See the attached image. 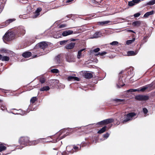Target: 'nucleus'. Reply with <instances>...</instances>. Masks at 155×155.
<instances>
[{
    "instance_id": "nucleus-25",
    "label": "nucleus",
    "mask_w": 155,
    "mask_h": 155,
    "mask_svg": "<svg viewBox=\"0 0 155 155\" xmlns=\"http://www.w3.org/2000/svg\"><path fill=\"white\" fill-rule=\"evenodd\" d=\"M85 78L87 79H90L91 78L93 77V75L91 73H87L84 75Z\"/></svg>"
},
{
    "instance_id": "nucleus-3",
    "label": "nucleus",
    "mask_w": 155,
    "mask_h": 155,
    "mask_svg": "<svg viewBox=\"0 0 155 155\" xmlns=\"http://www.w3.org/2000/svg\"><path fill=\"white\" fill-rule=\"evenodd\" d=\"M114 121V120L112 118H109L104 120L100 122H98L97 124V125L100 126L101 127L103 125H105L113 122Z\"/></svg>"
},
{
    "instance_id": "nucleus-37",
    "label": "nucleus",
    "mask_w": 155,
    "mask_h": 155,
    "mask_svg": "<svg viewBox=\"0 0 155 155\" xmlns=\"http://www.w3.org/2000/svg\"><path fill=\"white\" fill-rule=\"evenodd\" d=\"M68 41V40L62 41H60V44L61 45H64L67 43Z\"/></svg>"
},
{
    "instance_id": "nucleus-6",
    "label": "nucleus",
    "mask_w": 155,
    "mask_h": 155,
    "mask_svg": "<svg viewBox=\"0 0 155 155\" xmlns=\"http://www.w3.org/2000/svg\"><path fill=\"white\" fill-rule=\"evenodd\" d=\"M147 89V87L145 86L137 89H131L126 91V92H133L136 91L143 92Z\"/></svg>"
},
{
    "instance_id": "nucleus-13",
    "label": "nucleus",
    "mask_w": 155,
    "mask_h": 155,
    "mask_svg": "<svg viewBox=\"0 0 155 155\" xmlns=\"http://www.w3.org/2000/svg\"><path fill=\"white\" fill-rule=\"evenodd\" d=\"M83 51H84V52H85L86 51V49L85 48L82 49L78 51V55H77V58L78 59H79L81 58L82 52Z\"/></svg>"
},
{
    "instance_id": "nucleus-39",
    "label": "nucleus",
    "mask_w": 155,
    "mask_h": 155,
    "mask_svg": "<svg viewBox=\"0 0 155 155\" xmlns=\"http://www.w3.org/2000/svg\"><path fill=\"white\" fill-rule=\"evenodd\" d=\"M32 107V106H31V105L29 106L28 109L31 111L35 110H36V108H33Z\"/></svg>"
},
{
    "instance_id": "nucleus-53",
    "label": "nucleus",
    "mask_w": 155,
    "mask_h": 155,
    "mask_svg": "<svg viewBox=\"0 0 155 155\" xmlns=\"http://www.w3.org/2000/svg\"><path fill=\"white\" fill-rule=\"evenodd\" d=\"M6 1V0H0V2L1 3H3L5 2Z\"/></svg>"
},
{
    "instance_id": "nucleus-28",
    "label": "nucleus",
    "mask_w": 155,
    "mask_h": 155,
    "mask_svg": "<svg viewBox=\"0 0 155 155\" xmlns=\"http://www.w3.org/2000/svg\"><path fill=\"white\" fill-rule=\"evenodd\" d=\"M136 53L134 51H129L127 52V56H134L136 54Z\"/></svg>"
},
{
    "instance_id": "nucleus-43",
    "label": "nucleus",
    "mask_w": 155,
    "mask_h": 155,
    "mask_svg": "<svg viewBox=\"0 0 155 155\" xmlns=\"http://www.w3.org/2000/svg\"><path fill=\"white\" fill-rule=\"evenodd\" d=\"M143 110L145 114H147L148 112V110L146 108H143Z\"/></svg>"
},
{
    "instance_id": "nucleus-19",
    "label": "nucleus",
    "mask_w": 155,
    "mask_h": 155,
    "mask_svg": "<svg viewBox=\"0 0 155 155\" xmlns=\"http://www.w3.org/2000/svg\"><path fill=\"white\" fill-rule=\"evenodd\" d=\"M31 55V53L29 51L26 52L22 54V56L25 58H28Z\"/></svg>"
},
{
    "instance_id": "nucleus-15",
    "label": "nucleus",
    "mask_w": 155,
    "mask_h": 155,
    "mask_svg": "<svg viewBox=\"0 0 155 155\" xmlns=\"http://www.w3.org/2000/svg\"><path fill=\"white\" fill-rule=\"evenodd\" d=\"M108 129V128L106 126H105L99 130L97 132V133L99 134H102Z\"/></svg>"
},
{
    "instance_id": "nucleus-18",
    "label": "nucleus",
    "mask_w": 155,
    "mask_h": 155,
    "mask_svg": "<svg viewBox=\"0 0 155 155\" xmlns=\"http://www.w3.org/2000/svg\"><path fill=\"white\" fill-rule=\"evenodd\" d=\"M65 132V130H60L59 133V136L60 137V140L61 139L64 138L67 135H66L65 134H64L63 136H61V135L63 133H64Z\"/></svg>"
},
{
    "instance_id": "nucleus-22",
    "label": "nucleus",
    "mask_w": 155,
    "mask_h": 155,
    "mask_svg": "<svg viewBox=\"0 0 155 155\" xmlns=\"http://www.w3.org/2000/svg\"><path fill=\"white\" fill-rule=\"evenodd\" d=\"M73 79L77 81H79V78H78L71 76H69L67 78L68 80V81H70Z\"/></svg>"
},
{
    "instance_id": "nucleus-44",
    "label": "nucleus",
    "mask_w": 155,
    "mask_h": 155,
    "mask_svg": "<svg viewBox=\"0 0 155 155\" xmlns=\"http://www.w3.org/2000/svg\"><path fill=\"white\" fill-rule=\"evenodd\" d=\"M118 43L117 41H114L110 43L111 45H116L118 44Z\"/></svg>"
},
{
    "instance_id": "nucleus-36",
    "label": "nucleus",
    "mask_w": 155,
    "mask_h": 155,
    "mask_svg": "<svg viewBox=\"0 0 155 155\" xmlns=\"http://www.w3.org/2000/svg\"><path fill=\"white\" fill-rule=\"evenodd\" d=\"M100 48H96L94 49L93 50H91V52H94L95 53H97L99 51H100Z\"/></svg>"
},
{
    "instance_id": "nucleus-27",
    "label": "nucleus",
    "mask_w": 155,
    "mask_h": 155,
    "mask_svg": "<svg viewBox=\"0 0 155 155\" xmlns=\"http://www.w3.org/2000/svg\"><path fill=\"white\" fill-rule=\"evenodd\" d=\"M141 22L140 21H136L133 22L132 25L134 26L138 27L140 25Z\"/></svg>"
},
{
    "instance_id": "nucleus-34",
    "label": "nucleus",
    "mask_w": 155,
    "mask_h": 155,
    "mask_svg": "<svg viewBox=\"0 0 155 155\" xmlns=\"http://www.w3.org/2000/svg\"><path fill=\"white\" fill-rule=\"evenodd\" d=\"M155 4V0H152L147 3V5H153Z\"/></svg>"
},
{
    "instance_id": "nucleus-12",
    "label": "nucleus",
    "mask_w": 155,
    "mask_h": 155,
    "mask_svg": "<svg viewBox=\"0 0 155 155\" xmlns=\"http://www.w3.org/2000/svg\"><path fill=\"white\" fill-rule=\"evenodd\" d=\"M102 34L101 32H96L93 35L92 37L91 38H97L101 37L102 36Z\"/></svg>"
},
{
    "instance_id": "nucleus-26",
    "label": "nucleus",
    "mask_w": 155,
    "mask_h": 155,
    "mask_svg": "<svg viewBox=\"0 0 155 155\" xmlns=\"http://www.w3.org/2000/svg\"><path fill=\"white\" fill-rule=\"evenodd\" d=\"M154 13V11L152 10L151 11L148 12L146 13L144 15L145 17H147L150 15H152Z\"/></svg>"
},
{
    "instance_id": "nucleus-60",
    "label": "nucleus",
    "mask_w": 155,
    "mask_h": 155,
    "mask_svg": "<svg viewBox=\"0 0 155 155\" xmlns=\"http://www.w3.org/2000/svg\"><path fill=\"white\" fill-rule=\"evenodd\" d=\"M27 2H23V3H26Z\"/></svg>"
},
{
    "instance_id": "nucleus-35",
    "label": "nucleus",
    "mask_w": 155,
    "mask_h": 155,
    "mask_svg": "<svg viewBox=\"0 0 155 155\" xmlns=\"http://www.w3.org/2000/svg\"><path fill=\"white\" fill-rule=\"evenodd\" d=\"M51 72L53 73H58L59 72V70L57 69H51Z\"/></svg>"
},
{
    "instance_id": "nucleus-42",
    "label": "nucleus",
    "mask_w": 155,
    "mask_h": 155,
    "mask_svg": "<svg viewBox=\"0 0 155 155\" xmlns=\"http://www.w3.org/2000/svg\"><path fill=\"white\" fill-rule=\"evenodd\" d=\"M109 136V134L108 133H107L103 135V137L104 138H107Z\"/></svg>"
},
{
    "instance_id": "nucleus-52",
    "label": "nucleus",
    "mask_w": 155,
    "mask_h": 155,
    "mask_svg": "<svg viewBox=\"0 0 155 155\" xmlns=\"http://www.w3.org/2000/svg\"><path fill=\"white\" fill-rule=\"evenodd\" d=\"M135 97H148L147 96H143V95H139L138 96H136Z\"/></svg>"
},
{
    "instance_id": "nucleus-54",
    "label": "nucleus",
    "mask_w": 155,
    "mask_h": 155,
    "mask_svg": "<svg viewBox=\"0 0 155 155\" xmlns=\"http://www.w3.org/2000/svg\"><path fill=\"white\" fill-rule=\"evenodd\" d=\"M74 150L73 149H72V150L71 151H69V152H70L71 153H74Z\"/></svg>"
},
{
    "instance_id": "nucleus-49",
    "label": "nucleus",
    "mask_w": 155,
    "mask_h": 155,
    "mask_svg": "<svg viewBox=\"0 0 155 155\" xmlns=\"http://www.w3.org/2000/svg\"><path fill=\"white\" fill-rule=\"evenodd\" d=\"M135 3H138L140 1V0H132Z\"/></svg>"
},
{
    "instance_id": "nucleus-31",
    "label": "nucleus",
    "mask_w": 155,
    "mask_h": 155,
    "mask_svg": "<svg viewBox=\"0 0 155 155\" xmlns=\"http://www.w3.org/2000/svg\"><path fill=\"white\" fill-rule=\"evenodd\" d=\"M49 89V87L48 86H45L40 88V90L41 91H47Z\"/></svg>"
},
{
    "instance_id": "nucleus-48",
    "label": "nucleus",
    "mask_w": 155,
    "mask_h": 155,
    "mask_svg": "<svg viewBox=\"0 0 155 155\" xmlns=\"http://www.w3.org/2000/svg\"><path fill=\"white\" fill-rule=\"evenodd\" d=\"M40 81L41 83L43 84L45 83V80L44 78H42L40 79Z\"/></svg>"
},
{
    "instance_id": "nucleus-5",
    "label": "nucleus",
    "mask_w": 155,
    "mask_h": 155,
    "mask_svg": "<svg viewBox=\"0 0 155 155\" xmlns=\"http://www.w3.org/2000/svg\"><path fill=\"white\" fill-rule=\"evenodd\" d=\"M25 32V30L24 27L20 26L18 28L16 35L18 36H21L23 35Z\"/></svg>"
},
{
    "instance_id": "nucleus-32",
    "label": "nucleus",
    "mask_w": 155,
    "mask_h": 155,
    "mask_svg": "<svg viewBox=\"0 0 155 155\" xmlns=\"http://www.w3.org/2000/svg\"><path fill=\"white\" fill-rule=\"evenodd\" d=\"M135 38H134L132 40H128L126 41V44L127 45H129L133 43L135 41Z\"/></svg>"
},
{
    "instance_id": "nucleus-59",
    "label": "nucleus",
    "mask_w": 155,
    "mask_h": 155,
    "mask_svg": "<svg viewBox=\"0 0 155 155\" xmlns=\"http://www.w3.org/2000/svg\"><path fill=\"white\" fill-rule=\"evenodd\" d=\"M69 16H70L69 15V16H67V17L69 18V17H70Z\"/></svg>"
},
{
    "instance_id": "nucleus-56",
    "label": "nucleus",
    "mask_w": 155,
    "mask_h": 155,
    "mask_svg": "<svg viewBox=\"0 0 155 155\" xmlns=\"http://www.w3.org/2000/svg\"><path fill=\"white\" fill-rule=\"evenodd\" d=\"M53 149L54 150H58V148H53Z\"/></svg>"
},
{
    "instance_id": "nucleus-17",
    "label": "nucleus",
    "mask_w": 155,
    "mask_h": 155,
    "mask_svg": "<svg viewBox=\"0 0 155 155\" xmlns=\"http://www.w3.org/2000/svg\"><path fill=\"white\" fill-rule=\"evenodd\" d=\"M119 83L118 84H117V86L118 88H120V87H123L124 86L125 84H124L123 81L121 78H119Z\"/></svg>"
},
{
    "instance_id": "nucleus-21",
    "label": "nucleus",
    "mask_w": 155,
    "mask_h": 155,
    "mask_svg": "<svg viewBox=\"0 0 155 155\" xmlns=\"http://www.w3.org/2000/svg\"><path fill=\"white\" fill-rule=\"evenodd\" d=\"M110 21H100L98 22V24L100 25H106L110 23Z\"/></svg>"
},
{
    "instance_id": "nucleus-46",
    "label": "nucleus",
    "mask_w": 155,
    "mask_h": 155,
    "mask_svg": "<svg viewBox=\"0 0 155 155\" xmlns=\"http://www.w3.org/2000/svg\"><path fill=\"white\" fill-rule=\"evenodd\" d=\"M66 26L67 25L66 24H61L59 25V27L60 28H61L66 27Z\"/></svg>"
},
{
    "instance_id": "nucleus-11",
    "label": "nucleus",
    "mask_w": 155,
    "mask_h": 155,
    "mask_svg": "<svg viewBox=\"0 0 155 155\" xmlns=\"http://www.w3.org/2000/svg\"><path fill=\"white\" fill-rule=\"evenodd\" d=\"M38 46L41 49L44 50V49L48 47L47 44L45 42H42L38 44Z\"/></svg>"
},
{
    "instance_id": "nucleus-58",
    "label": "nucleus",
    "mask_w": 155,
    "mask_h": 155,
    "mask_svg": "<svg viewBox=\"0 0 155 155\" xmlns=\"http://www.w3.org/2000/svg\"><path fill=\"white\" fill-rule=\"evenodd\" d=\"M147 38V37H144V38H143V39H144V40H145Z\"/></svg>"
},
{
    "instance_id": "nucleus-57",
    "label": "nucleus",
    "mask_w": 155,
    "mask_h": 155,
    "mask_svg": "<svg viewBox=\"0 0 155 155\" xmlns=\"http://www.w3.org/2000/svg\"><path fill=\"white\" fill-rule=\"evenodd\" d=\"M71 41H75V39H72L71 40Z\"/></svg>"
},
{
    "instance_id": "nucleus-33",
    "label": "nucleus",
    "mask_w": 155,
    "mask_h": 155,
    "mask_svg": "<svg viewBox=\"0 0 155 155\" xmlns=\"http://www.w3.org/2000/svg\"><path fill=\"white\" fill-rule=\"evenodd\" d=\"M38 98L37 97H32L30 100L31 104H33L35 101H37Z\"/></svg>"
},
{
    "instance_id": "nucleus-20",
    "label": "nucleus",
    "mask_w": 155,
    "mask_h": 155,
    "mask_svg": "<svg viewBox=\"0 0 155 155\" xmlns=\"http://www.w3.org/2000/svg\"><path fill=\"white\" fill-rule=\"evenodd\" d=\"M41 8H38L35 11V15L34 18H37L38 15H40L39 12L41 11Z\"/></svg>"
},
{
    "instance_id": "nucleus-40",
    "label": "nucleus",
    "mask_w": 155,
    "mask_h": 155,
    "mask_svg": "<svg viewBox=\"0 0 155 155\" xmlns=\"http://www.w3.org/2000/svg\"><path fill=\"white\" fill-rule=\"evenodd\" d=\"M61 55H58L57 57H55V59L57 60L58 62L60 61V58L61 57Z\"/></svg>"
},
{
    "instance_id": "nucleus-29",
    "label": "nucleus",
    "mask_w": 155,
    "mask_h": 155,
    "mask_svg": "<svg viewBox=\"0 0 155 155\" xmlns=\"http://www.w3.org/2000/svg\"><path fill=\"white\" fill-rule=\"evenodd\" d=\"M107 54V52L105 51H103L101 52H99L95 54V55L96 56H97L99 55H100L101 56H103L104 55H105Z\"/></svg>"
},
{
    "instance_id": "nucleus-41",
    "label": "nucleus",
    "mask_w": 155,
    "mask_h": 155,
    "mask_svg": "<svg viewBox=\"0 0 155 155\" xmlns=\"http://www.w3.org/2000/svg\"><path fill=\"white\" fill-rule=\"evenodd\" d=\"M147 87V89H150L153 87V84H152L145 85Z\"/></svg>"
},
{
    "instance_id": "nucleus-1",
    "label": "nucleus",
    "mask_w": 155,
    "mask_h": 155,
    "mask_svg": "<svg viewBox=\"0 0 155 155\" xmlns=\"http://www.w3.org/2000/svg\"><path fill=\"white\" fill-rule=\"evenodd\" d=\"M29 138L28 137H22L19 140V142L21 145L29 146Z\"/></svg>"
},
{
    "instance_id": "nucleus-4",
    "label": "nucleus",
    "mask_w": 155,
    "mask_h": 155,
    "mask_svg": "<svg viewBox=\"0 0 155 155\" xmlns=\"http://www.w3.org/2000/svg\"><path fill=\"white\" fill-rule=\"evenodd\" d=\"M136 115V114L134 112H131L127 114L126 117L124 118V120L123 121L124 123H125L126 122L129 121L131 119Z\"/></svg>"
},
{
    "instance_id": "nucleus-38",
    "label": "nucleus",
    "mask_w": 155,
    "mask_h": 155,
    "mask_svg": "<svg viewBox=\"0 0 155 155\" xmlns=\"http://www.w3.org/2000/svg\"><path fill=\"white\" fill-rule=\"evenodd\" d=\"M134 2L133 1V0L132 1L129 2L128 3V5L129 6H132L135 5Z\"/></svg>"
},
{
    "instance_id": "nucleus-7",
    "label": "nucleus",
    "mask_w": 155,
    "mask_h": 155,
    "mask_svg": "<svg viewBox=\"0 0 155 155\" xmlns=\"http://www.w3.org/2000/svg\"><path fill=\"white\" fill-rule=\"evenodd\" d=\"M16 20L15 18L9 19L7 20L5 22L2 23V25L0 26V28H4L8 25L10 23L15 21Z\"/></svg>"
},
{
    "instance_id": "nucleus-10",
    "label": "nucleus",
    "mask_w": 155,
    "mask_h": 155,
    "mask_svg": "<svg viewBox=\"0 0 155 155\" xmlns=\"http://www.w3.org/2000/svg\"><path fill=\"white\" fill-rule=\"evenodd\" d=\"M73 33V31L72 30H68L64 31L62 33V35L63 36H67L71 35Z\"/></svg>"
},
{
    "instance_id": "nucleus-45",
    "label": "nucleus",
    "mask_w": 155,
    "mask_h": 155,
    "mask_svg": "<svg viewBox=\"0 0 155 155\" xmlns=\"http://www.w3.org/2000/svg\"><path fill=\"white\" fill-rule=\"evenodd\" d=\"M73 149H74L75 152H77L79 150V147L77 146H74L73 147Z\"/></svg>"
},
{
    "instance_id": "nucleus-8",
    "label": "nucleus",
    "mask_w": 155,
    "mask_h": 155,
    "mask_svg": "<svg viewBox=\"0 0 155 155\" xmlns=\"http://www.w3.org/2000/svg\"><path fill=\"white\" fill-rule=\"evenodd\" d=\"M41 140V139H39L36 140L32 141H29V146H35L38 144L40 142V140Z\"/></svg>"
},
{
    "instance_id": "nucleus-16",
    "label": "nucleus",
    "mask_w": 155,
    "mask_h": 155,
    "mask_svg": "<svg viewBox=\"0 0 155 155\" xmlns=\"http://www.w3.org/2000/svg\"><path fill=\"white\" fill-rule=\"evenodd\" d=\"M0 60H1L2 61H8L9 60V58L8 56H3L2 55L0 54Z\"/></svg>"
},
{
    "instance_id": "nucleus-51",
    "label": "nucleus",
    "mask_w": 155,
    "mask_h": 155,
    "mask_svg": "<svg viewBox=\"0 0 155 155\" xmlns=\"http://www.w3.org/2000/svg\"><path fill=\"white\" fill-rule=\"evenodd\" d=\"M3 8V7L2 6H0V13L2 11Z\"/></svg>"
},
{
    "instance_id": "nucleus-14",
    "label": "nucleus",
    "mask_w": 155,
    "mask_h": 155,
    "mask_svg": "<svg viewBox=\"0 0 155 155\" xmlns=\"http://www.w3.org/2000/svg\"><path fill=\"white\" fill-rule=\"evenodd\" d=\"M75 43H71L65 46V48L67 49H70L73 48L75 45Z\"/></svg>"
},
{
    "instance_id": "nucleus-23",
    "label": "nucleus",
    "mask_w": 155,
    "mask_h": 155,
    "mask_svg": "<svg viewBox=\"0 0 155 155\" xmlns=\"http://www.w3.org/2000/svg\"><path fill=\"white\" fill-rule=\"evenodd\" d=\"M114 101H116L117 103H119V104H124L126 102L125 100L124 99H115Z\"/></svg>"
},
{
    "instance_id": "nucleus-9",
    "label": "nucleus",
    "mask_w": 155,
    "mask_h": 155,
    "mask_svg": "<svg viewBox=\"0 0 155 155\" xmlns=\"http://www.w3.org/2000/svg\"><path fill=\"white\" fill-rule=\"evenodd\" d=\"M66 61L69 62H74V59L73 55H68L66 57Z\"/></svg>"
},
{
    "instance_id": "nucleus-24",
    "label": "nucleus",
    "mask_w": 155,
    "mask_h": 155,
    "mask_svg": "<svg viewBox=\"0 0 155 155\" xmlns=\"http://www.w3.org/2000/svg\"><path fill=\"white\" fill-rule=\"evenodd\" d=\"M136 100L139 101H146L149 99V97H135Z\"/></svg>"
},
{
    "instance_id": "nucleus-47",
    "label": "nucleus",
    "mask_w": 155,
    "mask_h": 155,
    "mask_svg": "<svg viewBox=\"0 0 155 155\" xmlns=\"http://www.w3.org/2000/svg\"><path fill=\"white\" fill-rule=\"evenodd\" d=\"M140 14L139 13H136L134 15V16L135 17H137L140 16Z\"/></svg>"
},
{
    "instance_id": "nucleus-55",
    "label": "nucleus",
    "mask_w": 155,
    "mask_h": 155,
    "mask_svg": "<svg viewBox=\"0 0 155 155\" xmlns=\"http://www.w3.org/2000/svg\"><path fill=\"white\" fill-rule=\"evenodd\" d=\"M73 0H67L66 2H69L73 1Z\"/></svg>"
},
{
    "instance_id": "nucleus-30",
    "label": "nucleus",
    "mask_w": 155,
    "mask_h": 155,
    "mask_svg": "<svg viewBox=\"0 0 155 155\" xmlns=\"http://www.w3.org/2000/svg\"><path fill=\"white\" fill-rule=\"evenodd\" d=\"M6 147L4 146L2 144H0V152H1L4 150H5L6 149Z\"/></svg>"
},
{
    "instance_id": "nucleus-2",
    "label": "nucleus",
    "mask_w": 155,
    "mask_h": 155,
    "mask_svg": "<svg viewBox=\"0 0 155 155\" xmlns=\"http://www.w3.org/2000/svg\"><path fill=\"white\" fill-rule=\"evenodd\" d=\"M14 37L15 34L14 32H8L5 34L3 38L4 40L9 41L13 40L14 38Z\"/></svg>"
},
{
    "instance_id": "nucleus-50",
    "label": "nucleus",
    "mask_w": 155,
    "mask_h": 155,
    "mask_svg": "<svg viewBox=\"0 0 155 155\" xmlns=\"http://www.w3.org/2000/svg\"><path fill=\"white\" fill-rule=\"evenodd\" d=\"M127 31L129 32H133V33H135L134 31H133L132 30H127Z\"/></svg>"
}]
</instances>
